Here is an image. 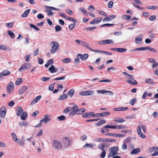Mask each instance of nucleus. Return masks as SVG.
<instances>
[{
	"instance_id": "nucleus-22",
	"label": "nucleus",
	"mask_w": 158,
	"mask_h": 158,
	"mask_svg": "<svg viewBox=\"0 0 158 158\" xmlns=\"http://www.w3.org/2000/svg\"><path fill=\"white\" fill-rule=\"evenodd\" d=\"M68 95L65 94L61 95L58 98V100H63L66 99L68 97Z\"/></svg>"
},
{
	"instance_id": "nucleus-40",
	"label": "nucleus",
	"mask_w": 158,
	"mask_h": 158,
	"mask_svg": "<svg viewBox=\"0 0 158 158\" xmlns=\"http://www.w3.org/2000/svg\"><path fill=\"white\" fill-rule=\"evenodd\" d=\"M110 114V113L108 112H102L100 113V116L101 117H104L106 116L109 115Z\"/></svg>"
},
{
	"instance_id": "nucleus-46",
	"label": "nucleus",
	"mask_w": 158,
	"mask_h": 158,
	"mask_svg": "<svg viewBox=\"0 0 158 158\" xmlns=\"http://www.w3.org/2000/svg\"><path fill=\"white\" fill-rule=\"evenodd\" d=\"M55 31L56 32L62 30L61 27L59 25H56L55 27Z\"/></svg>"
},
{
	"instance_id": "nucleus-9",
	"label": "nucleus",
	"mask_w": 158,
	"mask_h": 158,
	"mask_svg": "<svg viewBox=\"0 0 158 158\" xmlns=\"http://www.w3.org/2000/svg\"><path fill=\"white\" fill-rule=\"evenodd\" d=\"M93 93V91L88 90L82 91L80 93V94L82 96H88L92 95Z\"/></svg>"
},
{
	"instance_id": "nucleus-19",
	"label": "nucleus",
	"mask_w": 158,
	"mask_h": 158,
	"mask_svg": "<svg viewBox=\"0 0 158 158\" xmlns=\"http://www.w3.org/2000/svg\"><path fill=\"white\" fill-rule=\"evenodd\" d=\"M41 96L39 95L37 97H36L34 98V100L31 103V105H32L34 104L35 103L38 102L39 100L40 99Z\"/></svg>"
},
{
	"instance_id": "nucleus-36",
	"label": "nucleus",
	"mask_w": 158,
	"mask_h": 158,
	"mask_svg": "<svg viewBox=\"0 0 158 158\" xmlns=\"http://www.w3.org/2000/svg\"><path fill=\"white\" fill-rule=\"evenodd\" d=\"M27 113L26 112H24L21 116V118L23 120H25L27 116Z\"/></svg>"
},
{
	"instance_id": "nucleus-56",
	"label": "nucleus",
	"mask_w": 158,
	"mask_h": 158,
	"mask_svg": "<svg viewBox=\"0 0 158 158\" xmlns=\"http://www.w3.org/2000/svg\"><path fill=\"white\" fill-rule=\"evenodd\" d=\"M96 27L93 26L86 28L85 29L87 31H92L96 29Z\"/></svg>"
},
{
	"instance_id": "nucleus-63",
	"label": "nucleus",
	"mask_w": 158,
	"mask_h": 158,
	"mask_svg": "<svg viewBox=\"0 0 158 158\" xmlns=\"http://www.w3.org/2000/svg\"><path fill=\"white\" fill-rule=\"evenodd\" d=\"M30 26L31 27H32L37 31L39 30V29L37 27H36L35 25L33 24H30Z\"/></svg>"
},
{
	"instance_id": "nucleus-15",
	"label": "nucleus",
	"mask_w": 158,
	"mask_h": 158,
	"mask_svg": "<svg viewBox=\"0 0 158 158\" xmlns=\"http://www.w3.org/2000/svg\"><path fill=\"white\" fill-rule=\"evenodd\" d=\"M143 38V35L142 34L139 35L137 36L135 39V42L136 44H139L141 43L142 41V39Z\"/></svg>"
},
{
	"instance_id": "nucleus-11",
	"label": "nucleus",
	"mask_w": 158,
	"mask_h": 158,
	"mask_svg": "<svg viewBox=\"0 0 158 158\" xmlns=\"http://www.w3.org/2000/svg\"><path fill=\"white\" fill-rule=\"evenodd\" d=\"M62 142L63 145H64L66 147L69 146L70 144L69 139L67 137L63 138Z\"/></svg>"
},
{
	"instance_id": "nucleus-35",
	"label": "nucleus",
	"mask_w": 158,
	"mask_h": 158,
	"mask_svg": "<svg viewBox=\"0 0 158 158\" xmlns=\"http://www.w3.org/2000/svg\"><path fill=\"white\" fill-rule=\"evenodd\" d=\"M145 82L146 83L150 85L152 84L153 83V80L150 78L146 79L145 80Z\"/></svg>"
},
{
	"instance_id": "nucleus-51",
	"label": "nucleus",
	"mask_w": 158,
	"mask_h": 158,
	"mask_svg": "<svg viewBox=\"0 0 158 158\" xmlns=\"http://www.w3.org/2000/svg\"><path fill=\"white\" fill-rule=\"evenodd\" d=\"M98 148L102 151L105 150L104 147L102 143H101L99 145Z\"/></svg>"
},
{
	"instance_id": "nucleus-27",
	"label": "nucleus",
	"mask_w": 158,
	"mask_h": 158,
	"mask_svg": "<svg viewBox=\"0 0 158 158\" xmlns=\"http://www.w3.org/2000/svg\"><path fill=\"white\" fill-rule=\"evenodd\" d=\"M53 60L52 59L49 60L45 65L46 67H48L51 64H53Z\"/></svg>"
},
{
	"instance_id": "nucleus-21",
	"label": "nucleus",
	"mask_w": 158,
	"mask_h": 158,
	"mask_svg": "<svg viewBox=\"0 0 158 158\" xmlns=\"http://www.w3.org/2000/svg\"><path fill=\"white\" fill-rule=\"evenodd\" d=\"M10 74V71L5 70L0 73V76H7Z\"/></svg>"
},
{
	"instance_id": "nucleus-38",
	"label": "nucleus",
	"mask_w": 158,
	"mask_h": 158,
	"mask_svg": "<svg viewBox=\"0 0 158 158\" xmlns=\"http://www.w3.org/2000/svg\"><path fill=\"white\" fill-rule=\"evenodd\" d=\"M93 145L94 144H93L87 143L83 146V148H86L89 147L92 148L93 147Z\"/></svg>"
},
{
	"instance_id": "nucleus-23",
	"label": "nucleus",
	"mask_w": 158,
	"mask_h": 158,
	"mask_svg": "<svg viewBox=\"0 0 158 158\" xmlns=\"http://www.w3.org/2000/svg\"><path fill=\"white\" fill-rule=\"evenodd\" d=\"M14 88V83L12 81L9 82L7 86V89H12Z\"/></svg>"
},
{
	"instance_id": "nucleus-59",
	"label": "nucleus",
	"mask_w": 158,
	"mask_h": 158,
	"mask_svg": "<svg viewBox=\"0 0 158 158\" xmlns=\"http://www.w3.org/2000/svg\"><path fill=\"white\" fill-rule=\"evenodd\" d=\"M114 136L117 137H122L125 136V135H124L122 134H119L118 133H114Z\"/></svg>"
},
{
	"instance_id": "nucleus-61",
	"label": "nucleus",
	"mask_w": 158,
	"mask_h": 158,
	"mask_svg": "<svg viewBox=\"0 0 158 158\" xmlns=\"http://www.w3.org/2000/svg\"><path fill=\"white\" fill-rule=\"evenodd\" d=\"M79 10L80 11H81L85 15L87 14V11L84 8L81 7L79 8Z\"/></svg>"
},
{
	"instance_id": "nucleus-37",
	"label": "nucleus",
	"mask_w": 158,
	"mask_h": 158,
	"mask_svg": "<svg viewBox=\"0 0 158 158\" xmlns=\"http://www.w3.org/2000/svg\"><path fill=\"white\" fill-rule=\"evenodd\" d=\"M105 44H113L114 42L111 40L107 39L105 40Z\"/></svg>"
},
{
	"instance_id": "nucleus-34",
	"label": "nucleus",
	"mask_w": 158,
	"mask_h": 158,
	"mask_svg": "<svg viewBox=\"0 0 158 158\" xmlns=\"http://www.w3.org/2000/svg\"><path fill=\"white\" fill-rule=\"evenodd\" d=\"M23 80L21 78H19L17 79L15 82V84L17 85H19L21 83H22Z\"/></svg>"
},
{
	"instance_id": "nucleus-41",
	"label": "nucleus",
	"mask_w": 158,
	"mask_h": 158,
	"mask_svg": "<svg viewBox=\"0 0 158 158\" xmlns=\"http://www.w3.org/2000/svg\"><path fill=\"white\" fill-rule=\"evenodd\" d=\"M74 93V89H70V90L68 92V94L70 97H71L73 96Z\"/></svg>"
},
{
	"instance_id": "nucleus-53",
	"label": "nucleus",
	"mask_w": 158,
	"mask_h": 158,
	"mask_svg": "<svg viewBox=\"0 0 158 158\" xmlns=\"http://www.w3.org/2000/svg\"><path fill=\"white\" fill-rule=\"evenodd\" d=\"M89 55L88 54H85L83 55H82V60H86L88 57Z\"/></svg>"
},
{
	"instance_id": "nucleus-31",
	"label": "nucleus",
	"mask_w": 158,
	"mask_h": 158,
	"mask_svg": "<svg viewBox=\"0 0 158 158\" xmlns=\"http://www.w3.org/2000/svg\"><path fill=\"white\" fill-rule=\"evenodd\" d=\"M127 49L123 48H117V52L120 53L124 52L127 51Z\"/></svg>"
},
{
	"instance_id": "nucleus-47",
	"label": "nucleus",
	"mask_w": 158,
	"mask_h": 158,
	"mask_svg": "<svg viewBox=\"0 0 158 158\" xmlns=\"http://www.w3.org/2000/svg\"><path fill=\"white\" fill-rule=\"evenodd\" d=\"M15 141L21 145H23L24 144L23 142L19 139H16Z\"/></svg>"
},
{
	"instance_id": "nucleus-50",
	"label": "nucleus",
	"mask_w": 158,
	"mask_h": 158,
	"mask_svg": "<svg viewBox=\"0 0 158 158\" xmlns=\"http://www.w3.org/2000/svg\"><path fill=\"white\" fill-rule=\"evenodd\" d=\"M114 25V24H109V23H106L104 24H103L101 25V27H103L105 26L107 27H110L111 26H113Z\"/></svg>"
},
{
	"instance_id": "nucleus-39",
	"label": "nucleus",
	"mask_w": 158,
	"mask_h": 158,
	"mask_svg": "<svg viewBox=\"0 0 158 158\" xmlns=\"http://www.w3.org/2000/svg\"><path fill=\"white\" fill-rule=\"evenodd\" d=\"M102 19V17L94 19V20H95L94 21L95 22V24H98L101 21Z\"/></svg>"
},
{
	"instance_id": "nucleus-58",
	"label": "nucleus",
	"mask_w": 158,
	"mask_h": 158,
	"mask_svg": "<svg viewBox=\"0 0 158 158\" xmlns=\"http://www.w3.org/2000/svg\"><path fill=\"white\" fill-rule=\"evenodd\" d=\"M71 110L72 109L71 107H68L64 110V112L67 113L69 111H71Z\"/></svg>"
},
{
	"instance_id": "nucleus-64",
	"label": "nucleus",
	"mask_w": 158,
	"mask_h": 158,
	"mask_svg": "<svg viewBox=\"0 0 158 158\" xmlns=\"http://www.w3.org/2000/svg\"><path fill=\"white\" fill-rule=\"evenodd\" d=\"M31 55H28L26 56L25 59L27 62H29L30 61V58L31 57Z\"/></svg>"
},
{
	"instance_id": "nucleus-5",
	"label": "nucleus",
	"mask_w": 158,
	"mask_h": 158,
	"mask_svg": "<svg viewBox=\"0 0 158 158\" xmlns=\"http://www.w3.org/2000/svg\"><path fill=\"white\" fill-rule=\"evenodd\" d=\"M76 43L80 46H84L88 49V48L89 46V45L87 43L79 40H75Z\"/></svg>"
},
{
	"instance_id": "nucleus-26",
	"label": "nucleus",
	"mask_w": 158,
	"mask_h": 158,
	"mask_svg": "<svg viewBox=\"0 0 158 158\" xmlns=\"http://www.w3.org/2000/svg\"><path fill=\"white\" fill-rule=\"evenodd\" d=\"M88 49L90 50L91 51L94 52L96 53H102L103 51L100 50L99 49H97V50H93V49H92L89 46V47L88 48Z\"/></svg>"
},
{
	"instance_id": "nucleus-12",
	"label": "nucleus",
	"mask_w": 158,
	"mask_h": 158,
	"mask_svg": "<svg viewBox=\"0 0 158 158\" xmlns=\"http://www.w3.org/2000/svg\"><path fill=\"white\" fill-rule=\"evenodd\" d=\"M15 110L16 112V115L18 116H20L23 111V110L21 106L18 107L15 109Z\"/></svg>"
},
{
	"instance_id": "nucleus-62",
	"label": "nucleus",
	"mask_w": 158,
	"mask_h": 158,
	"mask_svg": "<svg viewBox=\"0 0 158 158\" xmlns=\"http://www.w3.org/2000/svg\"><path fill=\"white\" fill-rule=\"evenodd\" d=\"M100 120V118L94 119H88L86 120V122H90L92 121H98Z\"/></svg>"
},
{
	"instance_id": "nucleus-32",
	"label": "nucleus",
	"mask_w": 158,
	"mask_h": 158,
	"mask_svg": "<svg viewBox=\"0 0 158 158\" xmlns=\"http://www.w3.org/2000/svg\"><path fill=\"white\" fill-rule=\"evenodd\" d=\"M115 128H114V129H125L127 128V127L125 125H119L118 126H114Z\"/></svg>"
},
{
	"instance_id": "nucleus-20",
	"label": "nucleus",
	"mask_w": 158,
	"mask_h": 158,
	"mask_svg": "<svg viewBox=\"0 0 158 158\" xmlns=\"http://www.w3.org/2000/svg\"><path fill=\"white\" fill-rule=\"evenodd\" d=\"M48 70L52 73L57 71V69L56 68L54 65H52L49 68Z\"/></svg>"
},
{
	"instance_id": "nucleus-18",
	"label": "nucleus",
	"mask_w": 158,
	"mask_h": 158,
	"mask_svg": "<svg viewBox=\"0 0 158 158\" xmlns=\"http://www.w3.org/2000/svg\"><path fill=\"white\" fill-rule=\"evenodd\" d=\"M126 81L132 85H135L137 84V81L133 78V77L129 79H127Z\"/></svg>"
},
{
	"instance_id": "nucleus-33",
	"label": "nucleus",
	"mask_w": 158,
	"mask_h": 158,
	"mask_svg": "<svg viewBox=\"0 0 158 158\" xmlns=\"http://www.w3.org/2000/svg\"><path fill=\"white\" fill-rule=\"evenodd\" d=\"M131 17V15H123L122 16L121 18L123 19H127V20H129Z\"/></svg>"
},
{
	"instance_id": "nucleus-52",
	"label": "nucleus",
	"mask_w": 158,
	"mask_h": 158,
	"mask_svg": "<svg viewBox=\"0 0 158 158\" xmlns=\"http://www.w3.org/2000/svg\"><path fill=\"white\" fill-rule=\"evenodd\" d=\"M136 102L135 98H132L130 102V104L131 105L133 106L134 105Z\"/></svg>"
},
{
	"instance_id": "nucleus-49",
	"label": "nucleus",
	"mask_w": 158,
	"mask_h": 158,
	"mask_svg": "<svg viewBox=\"0 0 158 158\" xmlns=\"http://www.w3.org/2000/svg\"><path fill=\"white\" fill-rule=\"evenodd\" d=\"M75 26V23L69 25L68 26L69 28L72 30H73Z\"/></svg>"
},
{
	"instance_id": "nucleus-55",
	"label": "nucleus",
	"mask_w": 158,
	"mask_h": 158,
	"mask_svg": "<svg viewBox=\"0 0 158 158\" xmlns=\"http://www.w3.org/2000/svg\"><path fill=\"white\" fill-rule=\"evenodd\" d=\"M57 118L59 119L60 121L61 120H65L66 119V117L64 115H61L60 116H59L57 117Z\"/></svg>"
},
{
	"instance_id": "nucleus-44",
	"label": "nucleus",
	"mask_w": 158,
	"mask_h": 158,
	"mask_svg": "<svg viewBox=\"0 0 158 158\" xmlns=\"http://www.w3.org/2000/svg\"><path fill=\"white\" fill-rule=\"evenodd\" d=\"M140 151V149L139 148H135L132 150V152L134 154L138 153Z\"/></svg>"
},
{
	"instance_id": "nucleus-8",
	"label": "nucleus",
	"mask_w": 158,
	"mask_h": 158,
	"mask_svg": "<svg viewBox=\"0 0 158 158\" xmlns=\"http://www.w3.org/2000/svg\"><path fill=\"white\" fill-rule=\"evenodd\" d=\"M112 149L110 152L108 154V156L109 157H111L115 156L118 154L117 151L116 150V149H118L117 147H113L112 148Z\"/></svg>"
},
{
	"instance_id": "nucleus-3",
	"label": "nucleus",
	"mask_w": 158,
	"mask_h": 158,
	"mask_svg": "<svg viewBox=\"0 0 158 158\" xmlns=\"http://www.w3.org/2000/svg\"><path fill=\"white\" fill-rule=\"evenodd\" d=\"M52 43L53 44V45L51 49L50 52L52 54H53L56 52L59 45L57 41L52 42Z\"/></svg>"
},
{
	"instance_id": "nucleus-30",
	"label": "nucleus",
	"mask_w": 158,
	"mask_h": 158,
	"mask_svg": "<svg viewBox=\"0 0 158 158\" xmlns=\"http://www.w3.org/2000/svg\"><path fill=\"white\" fill-rule=\"evenodd\" d=\"M9 48L6 45L0 44V50L5 51L8 50Z\"/></svg>"
},
{
	"instance_id": "nucleus-25",
	"label": "nucleus",
	"mask_w": 158,
	"mask_h": 158,
	"mask_svg": "<svg viewBox=\"0 0 158 158\" xmlns=\"http://www.w3.org/2000/svg\"><path fill=\"white\" fill-rule=\"evenodd\" d=\"M94 140L96 142H106V139L105 138H95Z\"/></svg>"
},
{
	"instance_id": "nucleus-48",
	"label": "nucleus",
	"mask_w": 158,
	"mask_h": 158,
	"mask_svg": "<svg viewBox=\"0 0 158 158\" xmlns=\"http://www.w3.org/2000/svg\"><path fill=\"white\" fill-rule=\"evenodd\" d=\"M158 8L157 6H147L146 7V8L150 9H153L156 10Z\"/></svg>"
},
{
	"instance_id": "nucleus-28",
	"label": "nucleus",
	"mask_w": 158,
	"mask_h": 158,
	"mask_svg": "<svg viewBox=\"0 0 158 158\" xmlns=\"http://www.w3.org/2000/svg\"><path fill=\"white\" fill-rule=\"evenodd\" d=\"M30 11V9H28L26 10L23 13L22 15V17H26L27 16L28 14Z\"/></svg>"
},
{
	"instance_id": "nucleus-14",
	"label": "nucleus",
	"mask_w": 158,
	"mask_h": 158,
	"mask_svg": "<svg viewBox=\"0 0 158 158\" xmlns=\"http://www.w3.org/2000/svg\"><path fill=\"white\" fill-rule=\"evenodd\" d=\"M113 121L116 123H121L125 122V120L123 118L116 117L114 118Z\"/></svg>"
},
{
	"instance_id": "nucleus-60",
	"label": "nucleus",
	"mask_w": 158,
	"mask_h": 158,
	"mask_svg": "<svg viewBox=\"0 0 158 158\" xmlns=\"http://www.w3.org/2000/svg\"><path fill=\"white\" fill-rule=\"evenodd\" d=\"M113 2L112 1H110L108 4V7L109 8H111L113 6Z\"/></svg>"
},
{
	"instance_id": "nucleus-10",
	"label": "nucleus",
	"mask_w": 158,
	"mask_h": 158,
	"mask_svg": "<svg viewBox=\"0 0 158 158\" xmlns=\"http://www.w3.org/2000/svg\"><path fill=\"white\" fill-rule=\"evenodd\" d=\"M44 118L40 120V123L44 122L45 123H46L48 121H50L51 120L50 118L52 116L50 115L46 114L44 116Z\"/></svg>"
},
{
	"instance_id": "nucleus-17",
	"label": "nucleus",
	"mask_w": 158,
	"mask_h": 158,
	"mask_svg": "<svg viewBox=\"0 0 158 158\" xmlns=\"http://www.w3.org/2000/svg\"><path fill=\"white\" fill-rule=\"evenodd\" d=\"M129 139L127 138L125 139L123 142V144L122 145V148L123 150H125L127 149V143Z\"/></svg>"
},
{
	"instance_id": "nucleus-7",
	"label": "nucleus",
	"mask_w": 158,
	"mask_h": 158,
	"mask_svg": "<svg viewBox=\"0 0 158 158\" xmlns=\"http://www.w3.org/2000/svg\"><path fill=\"white\" fill-rule=\"evenodd\" d=\"M31 67V65L30 64L28 63H24L20 66L19 69V71L21 72L24 69H28L30 68Z\"/></svg>"
},
{
	"instance_id": "nucleus-6",
	"label": "nucleus",
	"mask_w": 158,
	"mask_h": 158,
	"mask_svg": "<svg viewBox=\"0 0 158 158\" xmlns=\"http://www.w3.org/2000/svg\"><path fill=\"white\" fill-rule=\"evenodd\" d=\"M6 113V109L4 106H2L0 109V117L4 118Z\"/></svg>"
},
{
	"instance_id": "nucleus-16",
	"label": "nucleus",
	"mask_w": 158,
	"mask_h": 158,
	"mask_svg": "<svg viewBox=\"0 0 158 158\" xmlns=\"http://www.w3.org/2000/svg\"><path fill=\"white\" fill-rule=\"evenodd\" d=\"M115 17V16L114 15H112L110 16H107L106 18L103 19L102 22H104L105 21H110L112 20Z\"/></svg>"
},
{
	"instance_id": "nucleus-4",
	"label": "nucleus",
	"mask_w": 158,
	"mask_h": 158,
	"mask_svg": "<svg viewBox=\"0 0 158 158\" xmlns=\"http://www.w3.org/2000/svg\"><path fill=\"white\" fill-rule=\"evenodd\" d=\"M53 146L54 148L56 149L60 150L62 148V145L61 143L59 141L54 140L53 142Z\"/></svg>"
},
{
	"instance_id": "nucleus-57",
	"label": "nucleus",
	"mask_w": 158,
	"mask_h": 158,
	"mask_svg": "<svg viewBox=\"0 0 158 158\" xmlns=\"http://www.w3.org/2000/svg\"><path fill=\"white\" fill-rule=\"evenodd\" d=\"M46 8L49 9H52V10H58V11H59L60 10L59 9L54 7H53L46 6Z\"/></svg>"
},
{
	"instance_id": "nucleus-24",
	"label": "nucleus",
	"mask_w": 158,
	"mask_h": 158,
	"mask_svg": "<svg viewBox=\"0 0 158 158\" xmlns=\"http://www.w3.org/2000/svg\"><path fill=\"white\" fill-rule=\"evenodd\" d=\"M122 73L123 75H125V78L127 79H129L133 77L132 75L127 73L126 72H123Z\"/></svg>"
},
{
	"instance_id": "nucleus-45",
	"label": "nucleus",
	"mask_w": 158,
	"mask_h": 158,
	"mask_svg": "<svg viewBox=\"0 0 158 158\" xmlns=\"http://www.w3.org/2000/svg\"><path fill=\"white\" fill-rule=\"evenodd\" d=\"M71 60L70 58H66L62 60V62L64 63H67L70 62Z\"/></svg>"
},
{
	"instance_id": "nucleus-54",
	"label": "nucleus",
	"mask_w": 158,
	"mask_h": 158,
	"mask_svg": "<svg viewBox=\"0 0 158 158\" xmlns=\"http://www.w3.org/2000/svg\"><path fill=\"white\" fill-rule=\"evenodd\" d=\"M50 78V77H43L41 78V80L44 82H46L49 80Z\"/></svg>"
},
{
	"instance_id": "nucleus-1",
	"label": "nucleus",
	"mask_w": 158,
	"mask_h": 158,
	"mask_svg": "<svg viewBox=\"0 0 158 158\" xmlns=\"http://www.w3.org/2000/svg\"><path fill=\"white\" fill-rule=\"evenodd\" d=\"M85 110V109L84 108L78 109L77 106L75 105L73 106L72 111L70 113V116H74L76 114H82Z\"/></svg>"
},
{
	"instance_id": "nucleus-2",
	"label": "nucleus",
	"mask_w": 158,
	"mask_h": 158,
	"mask_svg": "<svg viewBox=\"0 0 158 158\" xmlns=\"http://www.w3.org/2000/svg\"><path fill=\"white\" fill-rule=\"evenodd\" d=\"M145 50H149L150 51L154 53H157V51L155 48L150 47L149 46L135 48L134 49L130 50V52L136 51H144Z\"/></svg>"
},
{
	"instance_id": "nucleus-42",
	"label": "nucleus",
	"mask_w": 158,
	"mask_h": 158,
	"mask_svg": "<svg viewBox=\"0 0 158 158\" xmlns=\"http://www.w3.org/2000/svg\"><path fill=\"white\" fill-rule=\"evenodd\" d=\"M66 19L69 21H72L74 23L77 22V20H76V19L73 18L69 17L67 16Z\"/></svg>"
},
{
	"instance_id": "nucleus-29",
	"label": "nucleus",
	"mask_w": 158,
	"mask_h": 158,
	"mask_svg": "<svg viewBox=\"0 0 158 158\" xmlns=\"http://www.w3.org/2000/svg\"><path fill=\"white\" fill-rule=\"evenodd\" d=\"M106 122V121L105 119H102L97 123L96 125L97 126H99L105 123Z\"/></svg>"
},
{
	"instance_id": "nucleus-13",
	"label": "nucleus",
	"mask_w": 158,
	"mask_h": 158,
	"mask_svg": "<svg viewBox=\"0 0 158 158\" xmlns=\"http://www.w3.org/2000/svg\"><path fill=\"white\" fill-rule=\"evenodd\" d=\"M94 114V113L93 112H87L83 114L82 116L83 118H90L91 116L93 117V115Z\"/></svg>"
},
{
	"instance_id": "nucleus-43",
	"label": "nucleus",
	"mask_w": 158,
	"mask_h": 158,
	"mask_svg": "<svg viewBox=\"0 0 158 158\" xmlns=\"http://www.w3.org/2000/svg\"><path fill=\"white\" fill-rule=\"evenodd\" d=\"M8 33L11 38H15V34L12 31H8Z\"/></svg>"
}]
</instances>
